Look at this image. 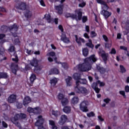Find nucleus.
Here are the masks:
<instances>
[{
  "mask_svg": "<svg viewBox=\"0 0 129 129\" xmlns=\"http://www.w3.org/2000/svg\"><path fill=\"white\" fill-rule=\"evenodd\" d=\"M97 61V58L94 54L84 59V62L77 66L74 70H79L83 72H86L91 70V64Z\"/></svg>",
  "mask_w": 129,
  "mask_h": 129,
  "instance_id": "obj_1",
  "label": "nucleus"
},
{
  "mask_svg": "<svg viewBox=\"0 0 129 129\" xmlns=\"http://www.w3.org/2000/svg\"><path fill=\"white\" fill-rule=\"evenodd\" d=\"M28 63L29 64L25 66L26 70H30L32 69V67H34L35 73H39L43 68V66L38 65V60H37V58H33L31 61L29 60Z\"/></svg>",
  "mask_w": 129,
  "mask_h": 129,
  "instance_id": "obj_2",
  "label": "nucleus"
},
{
  "mask_svg": "<svg viewBox=\"0 0 129 129\" xmlns=\"http://www.w3.org/2000/svg\"><path fill=\"white\" fill-rule=\"evenodd\" d=\"M98 4H100L101 5V8L102 11H101V15H102L105 19H108L110 16H111V12L107 11L108 9V6L106 3L103 0H96Z\"/></svg>",
  "mask_w": 129,
  "mask_h": 129,
  "instance_id": "obj_3",
  "label": "nucleus"
},
{
  "mask_svg": "<svg viewBox=\"0 0 129 129\" xmlns=\"http://www.w3.org/2000/svg\"><path fill=\"white\" fill-rule=\"evenodd\" d=\"M67 18H72L75 19L77 21H80L82 18V10L81 9H77L75 11V15L68 13L65 15Z\"/></svg>",
  "mask_w": 129,
  "mask_h": 129,
  "instance_id": "obj_4",
  "label": "nucleus"
},
{
  "mask_svg": "<svg viewBox=\"0 0 129 129\" xmlns=\"http://www.w3.org/2000/svg\"><path fill=\"white\" fill-rule=\"evenodd\" d=\"M27 117V115L26 114L24 113H20V114H16L14 118H11V121L16 126H18L19 127V128H21V124L20 123L17 122V120L19 119H24Z\"/></svg>",
  "mask_w": 129,
  "mask_h": 129,
  "instance_id": "obj_5",
  "label": "nucleus"
},
{
  "mask_svg": "<svg viewBox=\"0 0 129 129\" xmlns=\"http://www.w3.org/2000/svg\"><path fill=\"white\" fill-rule=\"evenodd\" d=\"M75 91L77 93L83 94V95H87L89 93V90L84 87H79L78 82L76 83V86L75 88Z\"/></svg>",
  "mask_w": 129,
  "mask_h": 129,
  "instance_id": "obj_6",
  "label": "nucleus"
},
{
  "mask_svg": "<svg viewBox=\"0 0 129 129\" xmlns=\"http://www.w3.org/2000/svg\"><path fill=\"white\" fill-rule=\"evenodd\" d=\"M97 84L99 86V87H103L105 85V83L103 82H101L99 80H98L97 81V83H94L92 84V88L94 89V90L95 91L96 93H99V92L100 91V89H99L97 87Z\"/></svg>",
  "mask_w": 129,
  "mask_h": 129,
  "instance_id": "obj_7",
  "label": "nucleus"
},
{
  "mask_svg": "<svg viewBox=\"0 0 129 129\" xmlns=\"http://www.w3.org/2000/svg\"><path fill=\"white\" fill-rule=\"evenodd\" d=\"M81 75H80V74H77V73H75L73 75V78H74L75 79V80H76V83L77 82H78V86L79 87V83H80V84H86L87 83V81H86V79H80Z\"/></svg>",
  "mask_w": 129,
  "mask_h": 129,
  "instance_id": "obj_8",
  "label": "nucleus"
},
{
  "mask_svg": "<svg viewBox=\"0 0 129 129\" xmlns=\"http://www.w3.org/2000/svg\"><path fill=\"white\" fill-rule=\"evenodd\" d=\"M89 103H88V101L85 100L83 101L80 104V109L82 111H83L84 112H87L88 111V108H87V106L89 105Z\"/></svg>",
  "mask_w": 129,
  "mask_h": 129,
  "instance_id": "obj_9",
  "label": "nucleus"
},
{
  "mask_svg": "<svg viewBox=\"0 0 129 129\" xmlns=\"http://www.w3.org/2000/svg\"><path fill=\"white\" fill-rule=\"evenodd\" d=\"M57 98L59 100H61V103L62 104V105H63V106H65V105H67V104H68V102H69V101L68 100V99H67V98H65L64 97V95H63V94L59 93L57 96Z\"/></svg>",
  "mask_w": 129,
  "mask_h": 129,
  "instance_id": "obj_10",
  "label": "nucleus"
},
{
  "mask_svg": "<svg viewBox=\"0 0 129 129\" xmlns=\"http://www.w3.org/2000/svg\"><path fill=\"white\" fill-rule=\"evenodd\" d=\"M9 51L10 52L12 57H13V56L15 57L12 58L13 61H14L16 63H18V56L16 55V53L15 52V47L11 46L9 49Z\"/></svg>",
  "mask_w": 129,
  "mask_h": 129,
  "instance_id": "obj_11",
  "label": "nucleus"
},
{
  "mask_svg": "<svg viewBox=\"0 0 129 129\" xmlns=\"http://www.w3.org/2000/svg\"><path fill=\"white\" fill-rule=\"evenodd\" d=\"M27 111L29 112V113H35L37 114V113H40V112H41V108L39 107H36L34 108L29 107L27 109Z\"/></svg>",
  "mask_w": 129,
  "mask_h": 129,
  "instance_id": "obj_12",
  "label": "nucleus"
},
{
  "mask_svg": "<svg viewBox=\"0 0 129 129\" xmlns=\"http://www.w3.org/2000/svg\"><path fill=\"white\" fill-rule=\"evenodd\" d=\"M46 56L48 57V61H49V62L53 61V59H54L56 63H57V58H56L54 52L51 51V52H48L46 54Z\"/></svg>",
  "mask_w": 129,
  "mask_h": 129,
  "instance_id": "obj_13",
  "label": "nucleus"
},
{
  "mask_svg": "<svg viewBox=\"0 0 129 129\" xmlns=\"http://www.w3.org/2000/svg\"><path fill=\"white\" fill-rule=\"evenodd\" d=\"M68 121V117L66 115H62L60 116V119L58 121V123L60 125H63L65 122Z\"/></svg>",
  "mask_w": 129,
  "mask_h": 129,
  "instance_id": "obj_14",
  "label": "nucleus"
},
{
  "mask_svg": "<svg viewBox=\"0 0 129 129\" xmlns=\"http://www.w3.org/2000/svg\"><path fill=\"white\" fill-rule=\"evenodd\" d=\"M99 55L101 56L103 61L105 62L107 60V58L108 57V54L106 53L105 52L102 50L99 51Z\"/></svg>",
  "mask_w": 129,
  "mask_h": 129,
  "instance_id": "obj_15",
  "label": "nucleus"
},
{
  "mask_svg": "<svg viewBox=\"0 0 129 129\" xmlns=\"http://www.w3.org/2000/svg\"><path fill=\"white\" fill-rule=\"evenodd\" d=\"M16 8L17 9H19V10H22V11H25V10L27 8V5L25 3V2H21L19 4H17L16 6Z\"/></svg>",
  "mask_w": 129,
  "mask_h": 129,
  "instance_id": "obj_16",
  "label": "nucleus"
},
{
  "mask_svg": "<svg viewBox=\"0 0 129 129\" xmlns=\"http://www.w3.org/2000/svg\"><path fill=\"white\" fill-rule=\"evenodd\" d=\"M76 42L77 43L78 46H82V43H85V40L81 37H78L77 35H75Z\"/></svg>",
  "mask_w": 129,
  "mask_h": 129,
  "instance_id": "obj_17",
  "label": "nucleus"
},
{
  "mask_svg": "<svg viewBox=\"0 0 129 129\" xmlns=\"http://www.w3.org/2000/svg\"><path fill=\"white\" fill-rule=\"evenodd\" d=\"M17 30H18V26L16 24H14L10 28V31L12 33V35L15 37H17V36L18 35L16 34V33H14V32H16Z\"/></svg>",
  "mask_w": 129,
  "mask_h": 129,
  "instance_id": "obj_18",
  "label": "nucleus"
},
{
  "mask_svg": "<svg viewBox=\"0 0 129 129\" xmlns=\"http://www.w3.org/2000/svg\"><path fill=\"white\" fill-rule=\"evenodd\" d=\"M31 101H32L31 98H30L28 96H25L23 100L24 106H26V105H28V104H29V103H30L31 102Z\"/></svg>",
  "mask_w": 129,
  "mask_h": 129,
  "instance_id": "obj_19",
  "label": "nucleus"
},
{
  "mask_svg": "<svg viewBox=\"0 0 129 129\" xmlns=\"http://www.w3.org/2000/svg\"><path fill=\"white\" fill-rule=\"evenodd\" d=\"M17 99V96L15 95H11L8 98V102L10 103H13Z\"/></svg>",
  "mask_w": 129,
  "mask_h": 129,
  "instance_id": "obj_20",
  "label": "nucleus"
},
{
  "mask_svg": "<svg viewBox=\"0 0 129 129\" xmlns=\"http://www.w3.org/2000/svg\"><path fill=\"white\" fill-rule=\"evenodd\" d=\"M71 80H72V78H71V77H68L66 78L67 86L68 87H70V86L72 85V82H71Z\"/></svg>",
  "mask_w": 129,
  "mask_h": 129,
  "instance_id": "obj_21",
  "label": "nucleus"
},
{
  "mask_svg": "<svg viewBox=\"0 0 129 129\" xmlns=\"http://www.w3.org/2000/svg\"><path fill=\"white\" fill-rule=\"evenodd\" d=\"M55 9L58 12L59 15L62 14L63 13V6L59 5L58 6H55Z\"/></svg>",
  "mask_w": 129,
  "mask_h": 129,
  "instance_id": "obj_22",
  "label": "nucleus"
},
{
  "mask_svg": "<svg viewBox=\"0 0 129 129\" xmlns=\"http://www.w3.org/2000/svg\"><path fill=\"white\" fill-rule=\"evenodd\" d=\"M61 40L64 42V43H68L70 42L69 38L66 37V35H65L64 33H62Z\"/></svg>",
  "mask_w": 129,
  "mask_h": 129,
  "instance_id": "obj_23",
  "label": "nucleus"
},
{
  "mask_svg": "<svg viewBox=\"0 0 129 129\" xmlns=\"http://www.w3.org/2000/svg\"><path fill=\"white\" fill-rule=\"evenodd\" d=\"M52 74H59V70L57 69V68H53L50 70L49 71V75H52Z\"/></svg>",
  "mask_w": 129,
  "mask_h": 129,
  "instance_id": "obj_24",
  "label": "nucleus"
},
{
  "mask_svg": "<svg viewBox=\"0 0 129 129\" xmlns=\"http://www.w3.org/2000/svg\"><path fill=\"white\" fill-rule=\"evenodd\" d=\"M58 80H59V79L56 78H54L51 80H50V84L51 86H55L56 84H57V82H58Z\"/></svg>",
  "mask_w": 129,
  "mask_h": 129,
  "instance_id": "obj_25",
  "label": "nucleus"
},
{
  "mask_svg": "<svg viewBox=\"0 0 129 129\" xmlns=\"http://www.w3.org/2000/svg\"><path fill=\"white\" fill-rule=\"evenodd\" d=\"M79 102V98L78 97H74L71 100V103L72 104H77Z\"/></svg>",
  "mask_w": 129,
  "mask_h": 129,
  "instance_id": "obj_26",
  "label": "nucleus"
},
{
  "mask_svg": "<svg viewBox=\"0 0 129 129\" xmlns=\"http://www.w3.org/2000/svg\"><path fill=\"white\" fill-rule=\"evenodd\" d=\"M54 115L55 117L58 116V115H60V112L58 111H54L52 110L50 112V115Z\"/></svg>",
  "mask_w": 129,
  "mask_h": 129,
  "instance_id": "obj_27",
  "label": "nucleus"
},
{
  "mask_svg": "<svg viewBox=\"0 0 129 129\" xmlns=\"http://www.w3.org/2000/svg\"><path fill=\"white\" fill-rule=\"evenodd\" d=\"M79 2V8H84L86 6V2L83 0H78Z\"/></svg>",
  "mask_w": 129,
  "mask_h": 129,
  "instance_id": "obj_28",
  "label": "nucleus"
},
{
  "mask_svg": "<svg viewBox=\"0 0 129 129\" xmlns=\"http://www.w3.org/2000/svg\"><path fill=\"white\" fill-rule=\"evenodd\" d=\"M18 65L16 64L15 66H14V64H12V71L13 72V73H14V74H16V73H17V70H18Z\"/></svg>",
  "mask_w": 129,
  "mask_h": 129,
  "instance_id": "obj_29",
  "label": "nucleus"
},
{
  "mask_svg": "<svg viewBox=\"0 0 129 129\" xmlns=\"http://www.w3.org/2000/svg\"><path fill=\"white\" fill-rule=\"evenodd\" d=\"M88 49L85 48H83L82 49V53H83V56H84L85 57H87V56L88 55Z\"/></svg>",
  "mask_w": 129,
  "mask_h": 129,
  "instance_id": "obj_30",
  "label": "nucleus"
},
{
  "mask_svg": "<svg viewBox=\"0 0 129 129\" xmlns=\"http://www.w3.org/2000/svg\"><path fill=\"white\" fill-rule=\"evenodd\" d=\"M88 42H89L86 44V46H87V47H89V48L93 49L94 45H93V44H92V41H91V39H89Z\"/></svg>",
  "mask_w": 129,
  "mask_h": 129,
  "instance_id": "obj_31",
  "label": "nucleus"
},
{
  "mask_svg": "<svg viewBox=\"0 0 129 129\" xmlns=\"http://www.w3.org/2000/svg\"><path fill=\"white\" fill-rule=\"evenodd\" d=\"M25 16L26 18H30V17L32 16V12L29 10H26V12L24 13Z\"/></svg>",
  "mask_w": 129,
  "mask_h": 129,
  "instance_id": "obj_32",
  "label": "nucleus"
},
{
  "mask_svg": "<svg viewBox=\"0 0 129 129\" xmlns=\"http://www.w3.org/2000/svg\"><path fill=\"white\" fill-rule=\"evenodd\" d=\"M63 111L65 113H70V112L71 111V108H70V107H64Z\"/></svg>",
  "mask_w": 129,
  "mask_h": 129,
  "instance_id": "obj_33",
  "label": "nucleus"
},
{
  "mask_svg": "<svg viewBox=\"0 0 129 129\" xmlns=\"http://www.w3.org/2000/svg\"><path fill=\"white\" fill-rule=\"evenodd\" d=\"M44 18L48 21V23H52V19H51V15L50 14H46Z\"/></svg>",
  "mask_w": 129,
  "mask_h": 129,
  "instance_id": "obj_34",
  "label": "nucleus"
},
{
  "mask_svg": "<svg viewBox=\"0 0 129 129\" xmlns=\"http://www.w3.org/2000/svg\"><path fill=\"white\" fill-rule=\"evenodd\" d=\"M58 64H60L63 69H68V64L67 63L65 62H62L61 63V62H57Z\"/></svg>",
  "mask_w": 129,
  "mask_h": 129,
  "instance_id": "obj_35",
  "label": "nucleus"
},
{
  "mask_svg": "<svg viewBox=\"0 0 129 129\" xmlns=\"http://www.w3.org/2000/svg\"><path fill=\"white\" fill-rule=\"evenodd\" d=\"M36 78V75L34 74H32L30 78L31 83H33V82L35 81Z\"/></svg>",
  "mask_w": 129,
  "mask_h": 129,
  "instance_id": "obj_36",
  "label": "nucleus"
},
{
  "mask_svg": "<svg viewBox=\"0 0 129 129\" xmlns=\"http://www.w3.org/2000/svg\"><path fill=\"white\" fill-rule=\"evenodd\" d=\"M0 78H8V75L6 73H0Z\"/></svg>",
  "mask_w": 129,
  "mask_h": 129,
  "instance_id": "obj_37",
  "label": "nucleus"
},
{
  "mask_svg": "<svg viewBox=\"0 0 129 129\" xmlns=\"http://www.w3.org/2000/svg\"><path fill=\"white\" fill-rule=\"evenodd\" d=\"M120 70L122 73H124L126 71L125 69L123 67V66L122 65L120 66Z\"/></svg>",
  "mask_w": 129,
  "mask_h": 129,
  "instance_id": "obj_38",
  "label": "nucleus"
},
{
  "mask_svg": "<svg viewBox=\"0 0 129 129\" xmlns=\"http://www.w3.org/2000/svg\"><path fill=\"white\" fill-rule=\"evenodd\" d=\"M87 116H88V117H92L93 116H94V115H95V114H94V113L93 112H90L89 113L87 114Z\"/></svg>",
  "mask_w": 129,
  "mask_h": 129,
  "instance_id": "obj_39",
  "label": "nucleus"
},
{
  "mask_svg": "<svg viewBox=\"0 0 129 129\" xmlns=\"http://www.w3.org/2000/svg\"><path fill=\"white\" fill-rule=\"evenodd\" d=\"M111 46H112V44L111 43H105V47L107 49H109V48H110Z\"/></svg>",
  "mask_w": 129,
  "mask_h": 129,
  "instance_id": "obj_40",
  "label": "nucleus"
},
{
  "mask_svg": "<svg viewBox=\"0 0 129 129\" xmlns=\"http://www.w3.org/2000/svg\"><path fill=\"white\" fill-rule=\"evenodd\" d=\"M16 106L18 109H20V108H22L23 107V105L21 103H17Z\"/></svg>",
  "mask_w": 129,
  "mask_h": 129,
  "instance_id": "obj_41",
  "label": "nucleus"
},
{
  "mask_svg": "<svg viewBox=\"0 0 129 129\" xmlns=\"http://www.w3.org/2000/svg\"><path fill=\"white\" fill-rule=\"evenodd\" d=\"M14 44H15V45H20V40L18 39V37H16V39L14 40Z\"/></svg>",
  "mask_w": 129,
  "mask_h": 129,
  "instance_id": "obj_42",
  "label": "nucleus"
},
{
  "mask_svg": "<svg viewBox=\"0 0 129 129\" xmlns=\"http://www.w3.org/2000/svg\"><path fill=\"white\" fill-rule=\"evenodd\" d=\"M49 125H51V126H53L55 125V121H54L53 120H50L49 121Z\"/></svg>",
  "mask_w": 129,
  "mask_h": 129,
  "instance_id": "obj_43",
  "label": "nucleus"
},
{
  "mask_svg": "<svg viewBox=\"0 0 129 129\" xmlns=\"http://www.w3.org/2000/svg\"><path fill=\"white\" fill-rule=\"evenodd\" d=\"M25 52L27 53L28 55H31L33 53V51L29 49H25Z\"/></svg>",
  "mask_w": 129,
  "mask_h": 129,
  "instance_id": "obj_44",
  "label": "nucleus"
},
{
  "mask_svg": "<svg viewBox=\"0 0 129 129\" xmlns=\"http://www.w3.org/2000/svg\"><path fill=\"white\" fill-rule=\"evenodd\" d=\"M110 54H116V50L114 49V48H112L110 51Z\"/></svg>",
  "mask_w": 129,
  "mask_h": 129,
  "instance_id": "obj_45",
  "label": "nucleus"
},
{
  "mask_svg": "<svg viewBox=\"0 0 129 129\" xmlns=\"http://www.w3.org/2000/svg\"><path fill=\"white\" fill-rule=\"evenodd\" d=\"M119 93L123 96L124 98H125V92L124 91H120Z\"/></svg>",
  "mask_w": 129,
  "mask_h": 129,
  "instance_id": "obj_46",
  "label": "nucleus"
},
{
  "mask_svg": "<svg viewBox=\"0 0 129 129\" xmlns=\"http://www.w3.org/2000/svg\"><path fill=\"white\" fill-rule=\"evenodd\" d=\"M4 52H5V49H4V47H1L0 48V55H4Z\"/></svg>",
  "mask_w": 129,
  "mask_h": 129,
  "instance_id": "obj_47",
  "label": "nucleus"
},
{
  "mask_svg": "<svg viewBox=\"0 0 129 129\" xmlns=\"http://www.w3.org/2000/svg\"><path fill=\"white\" fill-rule=\"evenodd\" d=\"M97 34H96V33H95V32H94V31H92L91 32V37H96V36H97Z\"/></svg>",
  "mask_w": 129,
  "mask_h": 129,
  "instance_id": "obj_48",
  "label": "nucleus"
},
{
  "mask_svg": "<svg viewBox=\"0 0 129 129\" xmlns=\"http://www.w3.org/2000/svg\"><path fill=\"white\" fill-rule=\"evenodd\" d=\"M99 71L100 73L102 74H103L105 72V69H104L103 68H101L99 70Z\"/></svg>",
  "mask_w": 129,
  "mask_h": 129,
  "instance_id": "obj_49",
  "label": "nucleus"
},
{
  "mask_svg": "<svg viewBox=\"0 0 129 129\" xmlns=\"http://www.w3.org/2000/svg\"><path fill=\"white\" fill-rule=\"evenodd\" d=\"M39 3H40L41 6H42V7H45L46 6V5H45V3L44 2V1L40 0L39 1Z\"/></svg>",
  "mask_w": 129,
  "mask_h": 129,
  "instance_id": "obj_50",
  "label": "nucleus"
},
{
  "mask_svg": "<svg viewBox=\"0 0 129 129\" xmlns=\"http://www.w3.org/2000/svg\"><path fill=\"white\" fill-rule=\"evenodd\" d=\"M102 37L105 42H107V41H108V38L106 35H103Z\"/></svg>",
  "mask_w": 129,
  "mask_h": 129,
  "instance_id": "obj_51",
  "label": "nucleus"
},
{
  "mask_svg": "<svg viewBox=\"0 0 129 129\" xmlns=\"http://www.w3.org/2000/svg\"><path fill=\"white\" fill-rule=\"evenodd\" d=\"M82 21L83 23H85L87 21V17L86 16L83 17Z\"/></svg>",
  "mask_w": 129,
  "mask_h": 129,
  "instance_id": "obj_52",
  "label": "nucleus"
},
{
  "mask_svg": "<svg viewBox=\"0 0 129 129\" xmlns=\"http://www.w3.org/2000/svg\"><path fill=\"white\" fill-rule=\"evenodd\" d=\"M103 101L105 103H108L110 101V100L109 98H106L104 99Z\"/></svg>",
  "mask_w": 129,
  "mask_h": 129,
  "instance_id": "obj_53",
  "label": "nucleus"
},
{
  "mask_svg": "<svg viewBox=\"0 0 129 129\" xmlns=\"http://www.w3.org/2000/svg\"><path fill=\"white\" fill-rule=\"evenodd\" d=\"M0 12H3L6 13V12H7V10H6V9L3 7H0Z\"/></svg>",
  "mask_w": 129,
  "mask_h": 129,
  "instance_id": "obj_54",
  "label": "nucleus"
},
{
  "mask_svg": "<svg viewBox=\"0 0 129 129\" xmlns=\"http://www.w3.org/2000/svg\"><path fill=\"white\" fill-rule=\"evenodd\" d=\"M2 124L4 127H8V124H7L5 121L2 122Z\"/></svg>",
  "mask_w": 129,
  "mask_h": 129,
  "instance_id": "obj_55",
  "label": "nucleus"
},
{
  "mask_svg": "<svg viewBox=\"0 0 129 129\" xmlns=\"http://www.w3.org/2000/svg\"><path fill=\"white\" fill-rule=\"evenodd\" d=\"M125 91L126 92H129V86H126L125 87Z\"/></svg>",
  "mask_w": 129,
  "mask_h": 129,
  "instance_id": "obj_56",
  "label": "nucleus"
},
{
  "mask_svg": "<svg viewBox=\"0 0 129 129\" xmlns=\"http://www.w3.org/2000/svg\"><path fill=\"white\" fill-rule=\"evenodd\" d=\"M5 35L4 34H0V40H3L5 38Z\"/></svg>",
  "mask_w": 129,
  "mask_h": 129,
  "instance_id": "obj_57",
  "label": "nucleus"
},
{
  "mask_svg": "<svg viewBox=\"0 0 129 129\" xmlns=\"http://www.w3.org/2000/svg\"><path fill=\"white\" fill-rule=\"evenodd\" d=\"M85 30L87 32V33H89V26L86 25L85 27Z\"/></svg>",
  "mask_w": 129,
  "mask_h": 129,
  "instance_id": "obj_58",
  "label": "nucleus"
},
{
  "mask_svg": "<svg viewBox=\"0 0 129 129\" xmlns=\"http://www.w3.org/2000/svg\"><path fill=\"white\" fill-rule=\"evenodd\" d=\"M121 34L118 33L117 34V39H121Z\"/></svg>",
  "mask_w": 129,
  "mask_h": 129,
  "instance_id": "obj_59",
  "label": "nucleus"
},
{
  "mask_svg": "<svg viewBox=\"0 0 129 129\" xmlns=\"http://www.w3.org/2000/svg\"><path fill=\"white\" fill-rule=\"evenodd\" d=\"M58 29L61 31V32H63V27L61 26V25H59L58 26Z\"/></svg>",
  "mask_w": 129,
  "mask_h": 129,
  "instance_id": "obj_60",
  "label": "nucleus"
},
{
  "mask_svg": "<svg viewBox=\"0 0 129 129\" xmlns=\"http://www.w3.org/2000/svg\"><path fill=\"white\" fill-rule=\"evenodd\" d=\"M84 37H85V38H86V39H89V36H88V34H87V33H85L84 34Z\"/></svg>",
  "mask_w": 129,
  "mask_h": 129,
  "instance_id": "obj_61",
  "label": "nucleus"
},
{
  "mask_svg": "<svg viewBox=\"0 0 129 129\" xmlns=\"http://www.w3.org/2000/svg\"><path fill=\"white\" fill-rule=\"evenodd\" d=\"M54 22L56 25L58 24V18L54 19Z\"/></svg>",
  "mask_w": 129,
  "mask_h": 129,
  "instance_id": "obj_62",
  "label": "nucleus"
},
{
  "mask_svg": "<svg viewBox=\"0 0 129 129\" xmlns=\"http://www.w3.org/2000/svg\"><path fill=\"white\" fill-rule=\"evenodd\" d=\"M98 118L100 120V121H103V118H102L101 116H98Z\"/></svg>",
  "mask_w": 129,
  "mask_h": 129,
  "instance_id": "obj_63",
  "label": "nucleus"
},
{
  "mask_svg": "<svg viewBox=\"0 0 129 129\" xmlns=\"http://www.w3.org/2000/svg\"><path fill=\"white\" fill-rule=\"evenodd\" d=\"M52 129H58V127L56 125H54L53 126H51Z\"/></svg>",
  "mask_w": 129,
  "mask_h": 129,
  "instance_id": "obj_64",
  "label": "nucleus"
}]
</instances>
